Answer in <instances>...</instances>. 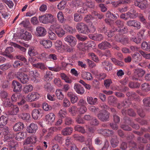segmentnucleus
Wrapping results in <instances>:
<instances>
[{
	"label": "nucleus",
	"instance_id": "obj_53",
	"mask_svg": "<svg viewBox=\"0 0 150 150\" xmlns=\"http://www.w3.org/2000/svg\"><path fill=\"white\" fill-rule=\"evenodd\" d=\"M26 134L25 133L22 132H19L16 135L17 139H23L26 137Z\"/></svg>",
	"mask_w": 150,
	"mask_h": 150
},
{
	"label": "nucleus",
	"instance_id": "obj_45",
	"mask_svg": "<svg viewBox=\"0 0 150 150\" xmlns=\"http://www.w3.org/2000/svg\"><path fill=\"white\" fill-rule=\"evenodd\" d=\"M11 66L10 63H9L0 65V69L4 71L10 68Z\"/></svg>",
	"mask_w": 150,
	"mask_h": 150
},
{
	"label": "nucleus",
	"instance_id": "obj_64",
	"mask_svg": "<svg viewBox=\"0 0 150 150\" xmlns=\"http://www.w3.org/2000/svg\"><path fill=\"white\" fill-rule=\"evenodd\" d=\"M143 101L145 106L150 107V97H147L144 99Z\"/></svg>",
	"mask_w": 150,
	"mask_h": 150
},
{
	"label": "nucleus",
	"instance_id": "obj_15",
	"mask_svg": "<svg viewBox=\"0 0 150 150\" xmlns=\"http://www.w3.org/2000/svg\"><path fill=\"white\" fill-rule=\"evenodd\" d=\"M37 35L38 36H44L46 33V30L45 28L41 26L38 27L36 30Z\"/></svg>",
	"mask_w": 150,
	"mask_h": 150
},
{
	"label": "nucleus",
	"instance_id": "obj_1",
	"mask_svg": "<svg viewBox=\"0 0 150 150\" xmlns=\"http://www.w3.org/2000/svg\"><path fill=\"white\" fill-rule=\"evenodd\" d=\"M39 18L40 22L45 24L52 23L54 21L53 16L51 14L40 16Z\"/></svg>",
	"mask_w": 150,
	"mask_h": 150
},
{
	"label": "nucleus",
	"instance_id": "obj_56",
	"mask_svg": "<svg viewBox=\"0 0 150 150\" xmlns=\"http://www.w3.org/2000/svg\"><path fill=\"white\" fill-rule=\"evenodd\" d=\"M28 53L30 56H35L37 54V52L33 47L29 48Z\"/></svg>",
	"mask_w": 150,
	"mask_h": 150
},
{
	"label": "nucleus",
	"instance_id": "obj_16",
	"mask_svg": "<svg viewBox=\"0 0 150 150\" xmlns=\"http://www.w3.org/2000/svg\"><path fill=\"white\" fill-rule=\"evenodd\" d=\"M24 124L21 122L16 123L13 127V129L15 131H19L23 130L24 128Z\"/></svg>",
	"mask_w": 150,
	"mask_h": 150
},
{
	"label": "nucleus",
	"instance_id": "obj_32",
	"mask_svg": "<svg viewBox=\"0 0 150 150\" xmlns=\"http://www.w3.org/2000/svg\"><path fill=\"white\" fill-rule=\"evenodd\" d=\"M53 78L52 74L50 71H47L45 75L44 79L45 81H51Z\"/></svg>",
	"mask_w": 150,
	"mask_h": 150
},
{
	"label": "nucleus",
	"instance_id": "obj_38",
	"mask_svg": "<svg viewBox=\"0 0 150 150\" xmlns=\"http://www.w3.org/2000/svg\"><path fill=\"white\" fill-rule=\"evenodd\" d=\"M129 39L127 35H123L120 40H119V42L124 45H126L129 42Z\"/></svg>",
	"mask_w": 150,
	"mask_h": 150
},
{
	"label": "nucleus",
	"instance_id": "obj_23",
	"mask_svg": "<svg viewBox=\"0 0 150 150\" xmlns=\"http://www.w3.org/2000/svg\"><path fill=\"white\" fill-rule=\"evenodd\" d=\"M103 68L106 71H109L112 69V64L108 62L104 61L102 63Z\"/></svg>",
	"mask_w": 150,
	"mask_h": 150
},
{
	"label": "nucleus",
	"instance_id": "obj_31",
	"mask_svg": "<svg viewBox=\"0 0 150 150\" xmlns=\"http://www.w3.org/2000/svg\"><path fill=\"white\" fill-rule=\"evenodd\" d=\"M33 66L42 70H44L47 69V68L44 64L42 63L39 62L34 64H33Z\"/></svg>",
	"mask_w": 150,
	"mask_h": 150
},
{
	"label": "nucleus",
	"instance_id": "obj_60",
	"mask_svg": "<svg viewBox=\"0 0 150 150\" xmlns=\"http://www.w3.org/2000/svg\"><path fill=\"white\" fill-rule=\"evenodd\" d=\"M108 102L110 105H114L116 103V98L113 96H110L108 98Z\"/></svg>",
	"mask_w": 150,
	"mask_h": 150
},
{
	"label": "nucleus",
	"instance_id": "obj_30",
	"mask_svg": "<svg viewBox=\"0 0 150 150\" xmlns=\"http://www.w3.org/2000/svg\"><path fill=\"white\" fill-rule=\"evenodd\" d=\"M44 88L45 91L53 93L54 89L50 83H47L44 85Z\"/></svg>",
	"mask_w": 150,
	"mask_h": 150
},
{
	"label": "nucleus",
	"instance_id": "obj_4",
	"mask_svg": "<svg viewBox=\"0 0 150 150\" xmlns=\"http://www.w3.org/2000/svg\"><path fill=\"white\" fill-rule=\"evenodd\" d=\"M76 28L78 31L81 33L87 34L90 32L87 25L84 23H78L76 25Z\"/></svg>",
	"mask_w": 150,
	"mask_h": 150
},
{
	"label": "nucleus",
	"instance_id": "obj_3",
	"mask_svg": "<svg viewBox=\"0 0 150 150\" xmlns=\"http://www.w3.org/2000/svg\"><path fill=\"white\" fill-rule=\"evenodd\" d=\"M110 116V113L105 110L100 111L97 115L98 119L103 122H106L109 121Z\"/></svg>",
	"mask_w": 150,
	"mask_h": 150
},
{
	"label": "nucleus",
	"instance_id": "obj_29",
	"mask_svg": "<svg viewBox=\"0 0 150 150\" xmlns=\"http://www.w3.org/2000/svg\"><path fill=\"white\" fill-rule=\"evenodd\" d=\"M81 76L83 79L88 80H91L93 79L91 74L89 72L84 71L82 73Z\"/></svg>",
	"mask_w": 150,
	"mask_h": 150
},
{
	"label": "nucleus",
	"instance_id": "obj_14",
	"mask_svg": "<svg viewBox=\"0 0 150 150\" xmlns=\"http://www.w3.org/2000/svg\"><path fill=\"white\" fill-rule=\"evenodd\" d=\"M10 141H8V146L10 150H16L17 146V144L12 139Z\"/></svg>",
	"mask_w": 150,
	"mask_h": 150
},
{
	"label": "nucleus",
	"instance_id": "obj_13",
	"mask_svg": "<svg viewBox=\"0 0 150 150\" xmlns=\"http://www.w3.org/2000/svg\"><path fill=\"white\" fill-rule=\"evenodd\" d=\"M42 110L40 109H34L32 112V115L34 120L40 119L41 117V112Z\"/></svg>",
	"mask_w": 150,
	"mask_h": 150
},
{
	"label": "nucleus",
	"instance_id": "obj_22",
	"mask_svg": "<svg viewBox=\"0 0 150 150\" xmlns=\"http://www.w3.org/2000/svg\"><path fill=\"white\" fill-rule=\"evenodd\" d=\"M89 38L94 40L99 41L103 40L104 37L101 34H96L94 35H90Z\"/></svg>",
	"mask_w": 150,
	"mask_h": 150
},
{
	"label": "nucleus",
	"instance_id": "obj_34",
	"mask_svg": "<svg viewBox=\"0 0 150 150\" xmlns=\"http://www.w3.org/2000/svg\"><path fill=\"white\" fill-rule=\"evenodd\" d=\"M39 94H28L27 100L30 102L36 100L39 98Z\"/></svg>",
	"mask_w": 150,
	"mask_h": 150
},
{
	"label": "nucleus",
	"instance_id": "obj_25",
	"mask_svg": "<svg viewBox=\"0 0 150 150\" xmlns=\"http://www.w3.org/2000/svg\"><path fill=\"white\" fill-rule=\"evenodd\" d=\"M145 73V71L141 69H137L134 70V75L136 77H142Z\"/></svg>",
	"mask_w": 150,
	"mask_h": 150
},
{
	"label": "nucleus",
	"instance_id": "obj_27",
	"mask_svg": "<svg viewBox=\"0 0 150 150\" xmlns=\"http://www.w3.org/2000/svg\"><path fill=\"white\" fill-rule=\"evenodd\" d=\"M119 143L117 135L113 136L110 141V143L112 146L114 148L117 147Z\"/></svg>",
	"mask_w": 150,
	"mask_h": 150
},
{
	"label": "nucleus",
	"instance_id": "obj_55",
	"mask_svg": "<svg viewBox=\"0 0 150 150\" xmlns=\"http://www.w3.org/2000/svg\"><path fill=\"white\" fill-rule=\"evenodd\" d=\"M67 111L65 109L60 110L58 113L59 116L61 118H64L67 115Z\"/></svg>",
	"mask_w": 150,
	"mask_h": 150
},
{
	"label": "nucleus",
	"instance_id": "obj_41",
	"mask_svg": "<svg viewBox=\"0 0 150 150\" xmlns=\"http://www.w3.org/2000/svg\"><path fill=\"white\" fill-rule=\"evenodd\" d=\"M140 84L138 82L130 81L128 86L131 88H139L140 86Z\"/></svg>",
	"mask_w": 150,
	"mask_h": 150
},
{
	"label": "nucleus",
	"instance_id": "obj_9",
	"mask_svg": "<svg viewBox=\"0 0 150 150\" xmlns=\"http://www.w3.org/2000/svg\"><path fill=\"white\" fill-rule=\"evenodd\" d=\"M12 86L14 92L17 93L20 92L22 89L21 84L17 81L13 80L12 81Z\"/></svg>",
	"mask_w": 150,
	"mask_h": 150
},
{
	"label": "nucleus",
	"instance_id": "obj_49",
	"mask_svg": "<svg viewBox=\"0 0 150 150\" xmlns=\"http://www.w3.org/2000/svg\"><path fill=\"white\" fill-rule=\"evenodd\" d=\"M74 20L76 22H80L83 19L82 16L77 13L74 14Z\"/></svg>",
	"mask_w": 150,
	"mask_h": 150
},
{
	"label": "nucleus",
	"instance_id": "obj_8",
	"mask_svg": "<svg viewBox=\"0 0 150 150\" xmlns=\"http://www.w3.org/2000/svg\"><path fill=\"white\" fill-rule=\"evenodd\" d=\"M112 47V44L107 41H103L98 45V47L101 50H107Z\"/></svg>",
	"mask_w": 150,
	"mask_h": 150
},
{
	"label": "nucleus",
	"instance_id": "obj_37",
	"mask_svg": "<svg viewBox=\"0 0 150 150\" xmlns=\"http://www.w3.org/2000/svg\"><path fill=\"white\" fill-rule=\"evenodd\" d=\"M8 122V118L7 117L2 115L0 117V126L6 125Z\"/></svg>",
	"mask_w": 150,
	"mask_h": 150
},
{
	"label": "nucleus",
	"instance_id": "obj_6",
	"mask_svg": "<svg viewBox=\"0 0 150 150\" xmlns=\"http://www.w3.org/2000/svg\"><path fill=\"white\" fill-rule=\"evenodd\" d=\"M134 4L142 10L145 9L148 6L147 0H135Z\"/></svg>",
	"mask_w": 150,
	"mask_h": 150
},
{
	"label": "nucleus",
	"instance_id": "obj_40",
	"mask_svg": "<svg viewBox=\"0 0 150 150\" xmlns=\"http://www.w3.org/2000/svg\"><path fill=\"white\" fill-rule=\"evenodd\" d=\"M69 112L73 115H75L78 112V108L75 106L70 107L69 108Z\"/></svg>",
	"mask_w": 150,
	"mask_h": 150
},
{
	"label": "nucleus",
	"instance_id": "obj_61",
	"mask_svg": "<svg viewBox=\"0 0 150 150\" xmlns=\"http://www.w3.org/2000/svg\"><path fill=\"white\" fill-rule=\"evenodd\" d=\"M42 105L43 108L45 111H50L52 109L51 106L46 103H44Z\"/></svg>",
	"mask_w": 150,
	"mask_h": 150
},
{
	"label": "nucleus",
	"instance_id": "obj_28",
	"mask_svg": "<svg viewBox=\"0 0 150 150\" xmlns=\"http://www.w3.org/2000/svg\"><path fill=\"white\" fill-rule=\"evenodd\" d=\"M72 130L73 129L71 127H67L62 130V134L64 136L69 135L72 133Z\"/></svg>",
	"mask_w": 150,
	"mask_h": 150
},
{
	"label": "nucleus",
	"instance_id": "obj_52",
	"mask_svg": "<svg viewBox=\"0 0 150 150\" xmlns=\"http://www.w3.org/2000/svg\"><path fill=\"white\" fill-rule=\"evenodd\" d=\"M12 105L9 99H6L3 102V105L5 107H9Z\"/></svg>",
	"mask_w": 150,
	"mask_h": 150
},
{
	"label": "nucleus",
	"instance_id": "obj_26",
	"mask_svg": "<svg viewBox=\"0 0 150 150\" xmlns=\"http://www.w3.org/2000/svg\"><path fill=\"white\" fill-rule=\"evenodd\" d=\"M132 61L134 62L138 63L142 59V56L138 53H136L132 54Z\"/></svg>",
	"mask_w": 150,
	"mask_h": 150
},
{
	"label": "nucleus",
	"instance_id": "obj_44",
	"mask_svg": "<svg viewBox=\"0 0 150 150\" xmlns=\"http://www.w3.org/2000/svg\"><path fill=\"white\" fill-rule=\"evenodd\" d=\"M74 129L75 131L79 132L83 134H85L86 133V131L84 127L79 125H77L75 126Z\"/></svg>",
	"mask_w": 150,
	"mask_h": 150
},
{
	"label": "nucleus",
	"instance_id": "obj_43",
	"mask_svg": "<svg viewBox=\"0 0 150 150\" xmlns=\"http://www.w3.org/2000/svg\"><path fill=\"white\" fill-rule=\"evenodd\" d=\"M141 89L144 91L148 92L150 91V85L148 83H143L141 85Z\"/></svg>",
	"mask_w": 150,
	"mask_h": 150
},
{
	"label": "nucleus",
	"instance_id": "obj_48",
	"mask_svg": "<svg viewBox=\"0 0 150 150\" xmlns=\"http://www.w3.org/2000/svg\"><path fill=\"white\" fill-rule=\"evenodd\" d=\"M33 89V87L31 84L26 86L23 89V91L25 93H28L31 91Z\"/></svg>",
	"mask_w": 150,
	"mask_h": 150
},
{
	"label": "nucleus",
	"instance_id": "obj_11",
	"mask_svg": "<svg viewBox=\"0 0 150 150\" xmlns=\"http://www.w3.org/2000/svg\"><path fill=\"white\" fill-rule=\"evenodd\" d=\"M126 24L129 26H133L137 29H139L141 27V23L136 20H129L127 22Z\"/></svg>",
	"mask_w": 150,
	"mask_h": 150
},
{
	"label": "nucleus",
	"instance_id": "obj_50",
	"mask_svg": "<svg viewBox=\"0 0 150 150\" xmlns=\"http://www.w3.org/2000/svg\"><path fill=\"white\" fill-rule=\"evenodd\" d=\"M54 139L60 144H62L63 140L62 135L61 134H57L54 137Z\"/></svg>",
	"mask_w": 150,
	"mask_h": 150
},
{
	"label": "nucleus",
	"instance_id": "obj_35",
	"mask_svg": "<svg viewBox=\"0 0 150 150\" xmlns=\"http://www.w3.org/2000/svg\"><path fill=\"white\" fill-rule=\"evenodd\" d=\"M21 36L25 40L28 41L31 40L32 38V35L31 33L26 31L25 33H22Z\"/></svg>",
	"mask_w": 150,
	"mask_h": 150
},
{
	"label": "nucleus",
	"instance_id": "obj_36",
	"mask_svg": "<svg viewBox=\"0 0 150 150\" xmlns=\"http://www.w3.org/2000/svg\"><path fill=\"white\" fill-rule=\"evenodd\" d=\"M141 47L144 50L150 51V42H142L141 44Z\"/></svg>",
	"mask_w": 150,
	"mask_h": 150
},
{
	"label": "nucleus",
	"instance_id": "obj_17",
	"mask_svg": "<svg viewBox=\"0 0 150 150\" xmlns=\"http://www.w3.org/2000/svg\"><path fill=\"white\" fill-rule=\"evenodd\" d=\"M55 119V115L53 113H50L45 116V119L49 124H51L53 122Z\"/></svg>",
	"mask_w": 150,
	"mask_h": 150
},
{
	"label": "nucleus",
	"instance_id": "obj_46",
	"mask_svg": "<svg viewBox=\"0 0 150 150\" xmlns=\"http://www.w3.org/2000/svg\"><path fill=\"white\" fill-rule=\"evenodd\" d=\"M64 28L70 34H73L75 33L76 31V30L75 28L69 26L68 25L64 26Z\"/></svg>",
	"mask_w": 150,
	"mask_h": 150
},
{
	"label": "nucleus",
	"instance_id": "obj_47",
	"mask_svg": "<svg viewBox=\"0 0 150 150\" xmlns=\"http://www.w3.org/2000/svg\"><path fill=\"white\" fill-rule=\"evenodd\" d=\"M48 37L49 38L52 40H55L57 38V36L56 34L51 30L48 31Z\"/></svg>",
	"mask_w": 150,
	"mask_h": 150
},
{
	"label": "nucleus",
	"instance_id": "obj_62",
	"mask_svg": "<svg viewBox=\"0 0 150 150\" xmlns=\"http://www.w3.org/2000/svg\"><path fill=\"white\" fill-rule=\"evenodd\" d=\"M23 65V63L20 61H15L13 64V66L15 68L19 67Z\"/></svg>",
	"mask_w": 150,
	"mask_h": 150
},
{
	"label": "nucleus",
	"instance_id": "obj_12",
	"mask_svg": "<svg viewBox=\"0 0 150 150\" xmlns=\"http://www.w3.org/2000/svg\"><path fill=\"white\" fill-rule=\"evenodd\" d=\"M32 78L31 80L35 83H37L40 81L38 78L39 77L40 74L36 70L31 71L30 72Z\"/></svg>",
	"mask_w": 150,
	"mask_h": 150
},
{
	"label": "nucleus",
	"instance_id": "obj_10",
	"mask_svg": "<svg viewBox=\"0 0 150 150\" xmlns=\"http://www.w3.org/2000/svg\"><path fill=\"white\" fill-rule=\"evenodd\" d=\"M144 32V30H141L138 33V38L131 37L130 40L133 41L136 43L138 44L140 43L142 39L143 38V34Z\"/></svg>",
	"mask_w": 150,
	"mask_h": 150
},
{
	"label": "nucleus",
	"instance_id": "obj_42",
	"mask_svg": "<svg viewBox=\"0 0 150 150\" xmlns=\"http://www.w3.org/2000/svg\"><path fill=\"white\" fill-rule=\"evenodd\" d=\"M87 100L88 103L90 104L94 105L97 102V99L96 98L94 99L92 97H88L87 98Z\"/></svg>",
	"mask_w": 150,
	"mask_h": 150
},
{
	"label": "nucleus",
	"instance_id": "obj_54",
	"mask_svg": "<svg viewBox=\"0 0 150 150\" xmlns=\"http://www.w3.org/2000/svg\"><path fill=\"white\" fill-rule=\"evenodd\" d=\"M111 59L112 62L115 65L120 66H123L124 65L123 62L121 61L118 60L115 58H112Z\"/></svg>",
	"mask_w": 150,
	"mask_h": 150
},
{
	"label": "nucleus",
	"instance_id": "obj_19",
	"mask_svg": "<svg viewBox=\"0 0 150 150\" xmlns=\"http://www.w3.org/2000/svg\"><path fill=\"white\" fill-rule=\"evenodd\" d=\"M38 129L37 125L34 123H31L27 127L28 131L30 133H35Z\"/></svg>",
	"mask_w": 150,
	"mask_h": 150
},
{
	"label": "nucleus",
	"instance_id": "obj_7",
	"mask_svg": "<svg viewBox=\"0 0 150 150\" xmlns=\"http://www.w3.org/2000/svg\"><path fill=\"white\" fill-rule=\"evenodd\" d=\"M64 40L71 47L75 46L76 43V38L71 35H68L64 38Z\"/></svg>",
	"mask_w": 150,
	"mask_h": 150
},
{
	"label": "nucleus",
	"instance_id": "obj_18",
	"mask_svg": "<svg viewBox=\"0 0 150 150\" xmlns=\"http://www.w3.org/2000/svg\"><path fill=\"white\" fill-rule=\"evenodd\" d=\"M40 43L46 49L50 48L52 45V42L49 40H42L40 41Z\"/></svg>",
	"mask_w": 150,
	"mask_h": 150
},
{
	"label": "nucleus",
	"instance_id": "obj_58",
	"mask_svg": "<svg viewBox=\"0 0 150 150\" xmlns=\"http://www.w3.org/2000/svg\"><path fill=\"white\" fill-rule=\"evenodd\" d=\"M83 5L87 8H92L94 6V3L91 1H88L84 3Z\"/></svg>",
	"mask_w": 150,
	"mask_h": 150
},
{
	"label": "nucleus",
	"instance_id": "obj_21",
	"mask_svg": "<svg viewBox=\"0 0 150 150\" xmlns=\"http://www.w3.org/2000/svg\"><path fill=\"white\" fill-rule=\"evenodd\" d=\"M19 111V108L16 105H13L9 112V114L11 115H16Z\"/></svg>",
	"mask_w": 150,
	"mask_h": 150
},
{
	"label": "nucleus",
	"instance_id": "obj_33",
	"mask_svg": "<svg viewBox=\"0 0 150 150\" xmlns=\"http://www.w3.org/2000/svg\"><path fill=\"white\" fill-rule=\"evenodd\" d=\"M58 21L61 23H64L66 21V19L64 18L63 14L62 12H59L57 15Z\"/></svg>",
	"mask_w": 150,
	"mask_h": 150
},
{
	"label": "nucleus",
	"instance_id": "obj_5",
	"mask_svg": "<svg viewBox=\"0 0 150 150\" xmlns=\"http://www.w3.org/2000/svg\"><path fill=\"white\" fill-rule=\"evenodd\" d=\"M50 28L55 30V32L59 37H62L65 34V32L57 23L52 25Z\"/></svg>",
	"mask_w": 150,
	"mask_h": 150
},
{
	"label": "nucleus",
	"instance_id": "obj_51",
	"mask_svg": "<svg viewBox=\"0 0 150 150\" xmlns=\"http://www.w3.org/2000/svg\"><path fill=\"white\" fill-rule=\"evenodd\" d=\"M70 98L72 103H74L76 102L78 100V98L75 94H68Z\"/></svg>",
	"mask_w": 150,
	"mask_h": 150
},
{
	"label": "nucleus",
	"instance_id": "obj_59",
	"mask_svg": "<svg viewBox=\"0 0 150 150\" xmlns=\"http://www.w3.org/2000/svg\"><path fill=\"white\" fill-rule=\"evenodd\" d=\"M88 55L91 57L92 59L94 62H98L99 60L98 57L94 53L90 52L89 53Z\"/></svg>",
	"mask_w": 150,
	"mask_h": 150
},
{
	"label": "nucleus",
	"instance_id": "obj_63",
	"mask_svg": "<svg viewBox=\"0 0 150 150\" xmlns=\"http://www.w3.org/2000/svg\"><path fill=\"white\" fill-rule=\"evenodd\" d=\"M65 2L64 1H62L60 2L59 4L57 5V7L59 9L62 10L65 7Z\"/></svg>",
	"mask_w": 150,
	"mask_h": 150
},
{
	"label": "nucleus",
	"instance_id": "obj_57",
	"mask_svg": "<svg viewBox=\"0 0 150 150\" xmlns=\"http://www.w3.org/2000/svg\"><path fill=\"white\" fill-rule=\"evenodd\" d=\"M139 52L145 59L150 60V53H147L142 50L139 51Z\"/></svg>",
	"mask_w": 150,
	"mask_h": 150
},
{
	"label": "nucleus",
	"instance_id": "obj_2",
	"mask_svg": "<svg viewBox=\"0 0 150 150\" xmlns=\"http://www.w3.org/2000/svg\"><path fill=\"white\" fill-rule=\"evenodd\" d=\"M24 69L22 68L20 69L17 72L15 75L16 77L22 83L25 84L28 82L29 80V77L27 74H24L21 72Z\"/></svg>",
	"mask_w": 150,
	"mask_h": 150
},
{
	"label": "nucleus",
	"instance_id": "obj_24",
	"mask_svg": "<svg viewBox=\"0 0 150 150\" xmlns=\"http://www.w3.org/2000/svg\"><path fill=\"white\" fill-rule=\"evenodd\" d=\"M74 88L76 92L78 94H83L84 92L83 88L79 84L75 83Z\"/></svg>",
	"mask_w": 150,
	"mask_h": 150
},
{
	"label": "nucleus",
	"instance_id": "obj_20",
	"mask_svg": "<svg viewBox=\"0 0 150 150\" xmlns=\"http://www.w3.org/2000/svg\"><path fill=\"white\" fill-rule=\"evenodd\" d=\"M126 16H127L128 18H135L137 16V13L136 12V10L133 9H131L129 11L126 13Z\"/></svg>",
	"mask_w": 150,
	"mask_h": 150
},
{
	"label": "nucleus",
	"instance_id": "obj_39",
	"mask_svg": "<svg viewBox=\"0 0 150 150\" xmlns=\"http://www.w3.org/2000/svg\"><path fill=\"white\" fill-rule=\"evenodd\" d=\"M36 137L31 136L28 137L26 141L27 144H35L36 142Z\"/></svg>",
	"mask_w": 150,
	"mask_h": 150
}]
</instances>
